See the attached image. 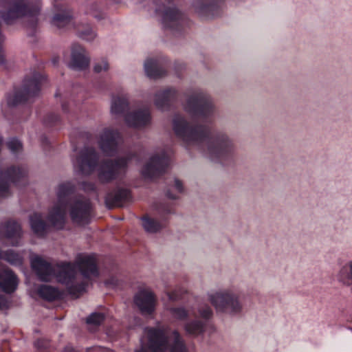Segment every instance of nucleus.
Returning a JSON list of instances; mask_svg holds the SVG:
<instances>
[{
  "label": "nucleus",
  "mask_w": 352,
  "mask_h": 352,
  "mask_svg": "<svg viewBox=\"0 0 352 352\" xmlns=\"http://www.w3.org/2000/svg\"><path fill=\"white\" fill-rule=\"evenodd\" d=\"M74 191V186L70 183L62 184L58 186V202L48 212L47 223L45 222L41 214L34 213L30 216V221L33 231L40 236H43L50 227L56 230L63 229L66 221V206L68 196Z\"/></svg>",
  "instance_id": "2"
},
{
  "label": "nucleus",
  "mask_w": 352,
  "mask_h": 352,
  "mask_svg": "<svg viewBox=\"0 0 352 352\" xmlns=\"http://www.w3.org/2000/svg\"><path fill=\"white\" fill-rule=\"evenodd\" d=\"M18 278L13 272L0 265V287L6 293L13 292L17 287Z\"/></svg>",
  "instance_id": "18"
},
{
  "label": "nucleus",
  "mask_w": 352,
  "mask_h": 352,
  "mask_svg": "<svg viewBox=\"0 0 352 352\" xmlns=\"http://www.w3.org/2000/svg\"><path fill=\"white\" fill-rule=\"evenodd\" d=\"M210 300L215 309L219 311L229 309L232 312H236L241 309L238 298L228 292H217L210 296Z\"/></svg>",
  "instance_id": "9"
},
{
  "label": "nucleus",
  "mask_w": 352,
  "mask_h": 352,
  "mask_svg": "<svg viewBox=\"0 0 352 352\" xmlns=\"http://www.w3.org/2000/svg\"><path fill=\"white\" fill-rule=\"evenodd\" d=\"M109 68V65L106 60H102L100 62L95 64L94 71L96 73H100L102 71L107 72Z\"/></svg>",
  "instance_id": "31"
},
{
  "label": "nucleus",
  "mask_w": 352,
  "mask_h": 352,
  "mask_svg": "<svg viewBox=\"0 0 352 352\" xmlns=\"http://www.w3.org/2000/svg\"><path fill=\"white\" fill-rule=\"evenodd\" d=\"M8 147L13 152H18L22 148V144L17 140L13 139L7 143Z\"/></svg>",
  "instance_id": "34"
},
{
  "label": "nucleus",
  "mask_w": 352,
  "mask_h": 352,
  "mask_svg": "<svg viewBox=\"0 0 352 352\" xmlns=\"http://www.w3.org/2000/svg\"><path fill=\"white\" fill-rule=\"evenodd\" d=\"M38 294L43 299L53 301L60 298V293L56 288L49 285H42L38 289Z\"/></svg>",
  "instance_id": "25"
},
{
  "label": "nucleus",
  "mask_w": 352,
  "mask_h": 352,
  "mask_svg": "<svg viewBox=\"0 0 352 352\" xmlns=\"http://www.w3.org/2000/svg\"><path fill=\"white\" fill-rule=\"evenodd\" d=\"M124 120L130 126L136 128L144 126L150 122V113L147 109L130 112L124 116Z\"/></svg>",
  "instance_id": "19"
},
{
  "label": "nucleus",
  "mask_w": 352,
  "mask_h": 352,
  "mask_svg": "<svg viewBox=\"0 0 352 352\" xmlns=\"http://www.w3.org/2000/svg\"><path fill=\"white\" fill-rule=\"evenodd\" d=\"M82 186L84 190L91 191L95 190V185L91 182H83Z\"/></svg>",
  "instance_id": "37"
},
{
  "label": "nucleus",
  "mask_w": 352,
  "mask_h": 352,
  "mask_svg": "<svg viewBox=\"0 0 352 352\" xmlns=\"http://www.w3.org/2000/svg\"><path fill=\"white\" fill-rule=\"evenodd\" d=\"M98 8V6L95 3H92L90 5L89 12L91 13H94V12L97 11Z\"/></svg>",
  "instance_id": "40"
},
{
  "label": "nucleus",
  "mask_w": 352,
  "mask_h": 352,
  "mask_svg": "<svg viewBox=\"0 0 352 352\" xmlns=\"http://www.w3.org/2000/svg\"><path fill=\"white\" fill-rule=\"evenodd\" d=\"M167 295L169 300L171 301L177 300L180 298V294H179L176 291L168 292H167Z\"/></svg>",
  "instance_id": "36"
},
{
  "label": "nucleus",
  "mask_w": 352,
  "mask_h": 352,
  "mask_svg": "<svg viewBox=\"0 0 352 352\" xmlns=\"http://www.w3.org/2000/svg\"><path fill=\"white\" fill-rule=\"evenodd\" d=\"M90 63V58L85 50L80 45L74 43L72 47V59L69 67L78 70L87 69Z\"/></svg>",
  "instance_id": "17"
},
{
  "label": "nucleus",
  "mask_w": 352,
  "mask_h": 352,
  "mask_svg": "<svg viewBox=\"0 0 352 352\" xmlns=\"http://www.w3.org/2000/svg\"><path fill=\"white\" fill-rule=\"evenodd\" d=\"M91 205L89 199H78L70 207V217L72 221L79 225L89 223L91 217Z\"/></svg>",
  "instance_id": "10"
},
{
  "label": "nucleus",
  "mask_w": 352,
  "mask_h": 352,
  "mask_svg": "<svg viewBox=\"0 0 352 352\" xmlns=\"http://www.w3.org/2000/svg\"><path fill=\"white\" fill-rule=\"evenodd\" d=\"M8 307V301L6 298L0 295V309H4Z\"/></svg>",
  "instance_id": "38"
},
{
  "label": "nucleus",
  "mask_w": 352,
  "mask_h": 352,
  "mask_svg": "<svg viewBox=\"0 0 352 352\" xmlns=\"http://www.w3.org/2000/svg\"><path fill=\"white\" fill-rule=\"evenodd\" d=\"M104 319V316L100 313H94L86 319L88 325L98 327L102 324Z\"/></svg>",
  "instance_id": "30"
},
{
  "label": "nucleus",
  "mask_w": 352,
  "mask_h": 352,
  "mask_svg": "<svg viewBox=\"0 0 352 352\" xmlns=\"http://www.w3.org/2000/svg\"><path fill=\"white\" fill-rule=\"evenodd\" d=\"M170 312L174 317L179 319H185L188 316L187 311L184 308H172Z\"/></svg>",
  "instance_id": "33"
},
{
  "label": "nucleus",
  "mask_w": 352,
  "mask_h": 352,
  "mask_svg": "<svg viewBox=\"0 0 352 352\" xmlns=\"http://www.w3.org/2000/svg\"><path fill=\"white\" fill-rule=\"evenodd\" d=\"M175 187L180 192H182V183L179 180H175Z\"/></svg>",
  "instance_id": "39"
},
{
  "label": "nucleus",
  "mask_w": 352,
  "mask_h": 352,
  "mask_svg": "<svg viewBox=\"0 0 352 352\" xmlns=\"http://www.w3.org/2000/svg\"><path fill=\"white\" fill-rule=\"evenodd\" d=\"M2 144V139L0 138V145Z\"/></svg>",
  "instance_id": "44"
},
{
  "label": "nucleus",
  "mask_w": 352,
  "mask_h": 352,
  "mask_svg": "<svg viewBox=\"0 0 352 352\" xmlns=\"http://www.w3.org/2000/svg\"><path fill=\"white\" fill-rule=\"evenodd\" d=\"M57 10L52 19V24L58 28L69 25L73 19L72 10L65 6H58Z\"/></svg>",
  "instance_id": "20"
},
{
  "label": "nucleus",
  "mask_w": 352,
  "mask_h": 352,
  "mask_svg": "<svg viewBox=\"0 0 352 352\" xmlns=\"http://www.w3.org/2000/svg\"><path fill=\"white\" fill-rule=\"evenodd\" d=\"M21 236V227L14 220H7L0 225V239H8L12 245H18V239Z\"/></svg>",
  "instance_id": "13"
},
{
  "label": "nucleus",
  "mask_w": 352,
  "mask_h": 352,
  "mask_svg": "<svg viewBox=\"0 0 352 352\" xmlns=\"http://www.w3.org/2000/svg\"><path fill=\"white\" fill-rule=\"evenodd\" d=\"M142 226L148 232L154 233L164 228V225L154 219L145 217L142 219Z\"/></svg>",
  "instance_id": "26"
},
{
  "label": "nucleus",
  "mask_w": 352,
  "mask_h": 352,
  "mask_svg": "<svg viewBox=\"0 0 352 352\" xmlns=\"http://www.w3.org/2000/svg\"><path fill=\"white\" fill-rule=\"evenodd\" d=\"M145 71L146 75L153 79H157L166 75V71L154 60H149L145 63Z\"/></svg>",
  "instance_id": "23"
},
{
  "label": "nucleus",
  "mask_w": 352,
  "mask_h": 352,
  "mask_svg": "<svg viewBox=\"0 0 352 352\" xmlns=\"http://www.w3.org/2000/svg\"><path fill=\"white\" fill-rule=\"evenodd\" d=\"M129 108V102L124 96H117L113 98L111 102V111L116 116L122 115Z\"/></svg>",
  "instance_id": "24"
},
{
  "label": "nucleus",
  "mask_w": 352,
  "mask_h": 352,
  "mask_svg": "<svg viewBox=\"0 0 352 352\" xmlns=\"http://www.w3.org/2000/svg\"><path fill=\"white\" fill-rule=\"evenodd\" d=\"M186 109L195 116H206L212 110V104L201 96H192L188 98Z\"/></svg>",
  "instance_id": "15"
},
{
  "label": "nucleus",
  "mask_w": 352,
  "mask_h": 352,
  "mask_svg": "<svg viewBox=\"0 0 352 352\" xmlns=\"http://www.w3.org/2000/svg\"><path fill=\"white\" fill-rule=\"evenodd\" d=\"M148 342H142V347L135 352H163L167 344L170 352H187L186 346L177 331L168 333L165 330L149 329L146 330Z\"/></svg>",
  "instance_id": "3"
},
{
  "label": "nucleus",
  "mask_w": 352,
  "mask_h": 352,
  "mask_svg": "<svg viewBox=\"0 0 352 352\" xmlns=\"http://www.w3.org/2000/svg\"><path fill=\"white\" fill-rule=\"evenodd\" d=\"M121 141L118 131L111 129H105L100 136L99 142L101 149L107 154H111L116 151L118 145Z\"/></svg>",
  "instance_id": "16"
},
{
  "label": "nucleus",
  "mask_w": 352,
  "mask_h": 352,
  "mask_svg": "<svg viewBox=\"0 0 352 352\" xmlns=\"http://www.w3.org/2000/svg\"><path fill=\"white\" fill-rule=\"evenodd\" d=\"M167 196H168L169 198L173 199H175V198H176L175 197L172 196L171 195H170L168 192H167Z\"/></svg>",
  "instance_id": "43"
},
{
  "label": "nucleus",
  "mask_w": 352,
  "mask_h": 352,
  "mask_svg": "<svg viewBox=\"0 0 352 352\" xmlns=\"http://www.w3.org/2000/svg\"><path fill=\"white\" fill-rule=\"evenodd\" d=\"M2 258L14 265H21L23 263L22 258L12 251L5 252Z\"/></svg>",
  "instance_id": "29"
},
{
  "label": "nucleus",
  "mask_w": 352,
  "mask_h": 352,
  "mask_svg": "<svg viewBox=\"0 0 352 352\" xmlns=\"http://www.w3.org/2000/svg\"><path fill=\"white\" fill-rule=\"evenodd\" d=\"M98 160L97 154L94 148H85L83 149L77 160L81 173L85 175H90L94 171Z\"/></svg>",
  "instance_id": "12"
},
{
  "label": "nucleus",
  "mask_w": 352,
  "mask_h": 352,
  "mask_svg": "<svg viewBox=\"0 0 352 352\" xmlns=\"http://www.w3.org/2000/svg\"><path fill=\"white\" fill-rule=\"evenodd\" d=\"M185 330L190 335L197 336L204 331V324L200 321L187 323L185 325Z\"/></svg>",
  "instance_id": "27"
},
{
  "label": "nucleus",
  "mask_w": 352,
  "mask_h": 352,
  "mask_svg": "<svg viewBox=\"0 0 352 352\" xmlns=\"http://www.w3.org/2000/svg\"><path fill=\"white\" fill-rule=\"evenodd\" d=\"M133 302L142 314L148 315L155 311L157 298L150 289H141L134 296Z\"/></svg>",
  "instance_id": "11"
},
{
  "label": "nucleus",
  "mask_w": 352,
  "mask_h": 352,
  "mask_svg": "<svg viewBox=\"0 0 352 352\" xmlns=\"http://www.w3.org/2000/svg\"><path fill=\"white\" fill-rule=\"evenodd\" d=\"M77 30L80 36L87 40H91L94 38L91 28L88 24L79 23L77 25Z\"/></svg>",
  "instance_id": "28"
},
{
  "label": "nucleus",
  "mask_w": 352,
  "mask_h": 352,
  "mask_svg": "<svg viewBox=\"0 0 352 352\" xmlns=\"http://www.w3.org/2000/svg\"><path fill=\"white\" fill-rule=\"evenodd\" d=\"M7 3L8 8L6 12L1 13L3 21L10 24L20 17L30 19V25L34 27L37 23V15L40 12V6L38 4H32L25 0H3L1 4Z\"/></svg>",
  "instance_id": "4"
},
{
  "label": "nucleus",
  "mask_w": 352,
  "mask_h": 352,
  "mask_svg": "<svg viewBox=\"0 0 352 352\" xmlns=\"http://www.w3.org/2000/svg\"><path fill=\"white\" fill-rule=\"evenodd\" d=\"M179 13L175 8H168L164 13V16L168 20H177L179 18Z\"/></svg>",
  "instance_id": "32"
},
{
  "label": "nucleus",
  "mask_w": 352,
  "mask_h": 352,
  "mask_svg": "<svg viewBox=\"0 0 352 352\" xmlns=\"http://www.w3.org/2000/svg\"><path fill=\"white\" fill-rule=\"evenodd\" d=\"M31 265L41 280L49 281L56 276L58 282L68 286L71 294L78 296L85 289V284L78 282L77 266L82 275L86 278L96 277L98 275L96 260L94 256L78 254L75 263H62L52 266L49 262L40 256L32 259Z\"/></svg>",
  "instance_id": "1"
},
{
  "label": "nucleus",
  "mask_w": 352,
  "mask_h": 352,
  "mask_svg": "<svg viewBox=\"0 0 352 352\" xmlns=\"http://www.w3.org/2000/svg\"><path fill=\"white\" fill-rule=\"evenodd\" d=\"M49 122H54L58 120V117L56 115H50L48 117Z\"/></svg>",
  "instance_id": "41"
},
{
  "label": "nucleus",
  "mask_w": 352,
  "mask_h": 352,
  "mask_svg": "<svg viewBox=\"0 0 352 352\" xmlns=\"http://www.w3.org/2000/svg\"><path fill=\"white\" fill-rule=\"evenodd\" d=\"M130 197V192L126 189H118L113 192L108 194L105 202L109 208L121 207L127 201Z\"/></svg>",
  "instance_id": "21"
},
{
  "label": "nucleus",
  "mask_w": 352,
  "mask_h": 352,
  "mask_svg": "<svg viewBox=\"0 0 352 352\" xmlns=\"http://www.w3.org/2000/svg\"><path fill=\"white\" fill-rule=\"evenodd\" d=\"M43 77L35 74L32 78H25L22 88L8 99L9 106H16L28 101L38 95Z\"/></svg>",
  "instance_id": "6"
},
{
  "label": "nucleus",
  "mask_w": 352,
  "mask_h": 352,
  "mask_svg": "<svg viewBox=\"0 0 352 352\" xmlns=\"http://www.w3.org/2000/svg\"><path fill=\"white\" fill-rule=\"evenodd\" d=\"M26 176V171L20 167L10 166L0 170V197L8 196L10 184H16Z\"/></svg>",
  "instance_id": "8"
},
{
  "label": "nucleus",
  "mask_w": 352,
  "mask_h": 352,
  "mask_svg": "<svg viewBox=\"0 0 352 352\" xmlns=\"http://www.w3.org/2000/svg\"><path fill=\"white\" fill-rule=\"evenodd\" d=\"M173 128L175 133L186 142H200L208 134L207 128L203 126H190L183 118L177 116L174 119Z\"/></svg>",
  "instance_id": "7"
},
{
  "label": "nucleus",
  "mask_w": 352,
  "mask_h": 352,
  "mask_svg": "<svg viewBox=\"0 0 352 352\" xmlns=\"http://www.w3.org/2000/svg\"><path fill=\"white\" fill-rule=\"evenodd\" d=\"M133 159H136V156L130 153L115 160L102 162L98 168L99 181L102 184L111 182L118 176L120 170L125 168Z\"/></svg>",
  "instance_id": "5"
},
{
  "label": "nucleus",
  "mask_w": 352,
  "mask_h": 352,
  "mask_svg": "<svg viewBox=\"0 0 352 352\" xmlns=\"http://www.w3.org/2000/svg\"><path fill=\"white\" fill-rule=\"evenodd\" d=\"M349 279L352 282V262L350 264V274L349 275Z\"/></svg>",
  "instance_id": "42"
},
{
  "label": "nucleus",
  "mask_w": 352,
  "mask_h": 352,
  "mask_svg": "<svg viewBox=\"0 0 352 352\" xmlns=\"http://www.w3.org/2000/svg\"><path fill=\"white\" fill-rule=\"evenodd\" d=\"M176 96L177 91L173 88L160 91L155 95V104L159 109H164L168 107Z\"/></svg>",
  "instance_id": "22"
},
{
  "label": "nucleus",
  "mask_w": 352,
  "mask_h": 352,
  "mask_svg": "<svg viewBox=\"0 0 352 352\" xmlns=\"http://www.w3.org/2000/svg\"><path fill=\"white\" fill-rule=\"evenodd\" d=\"M167 166L168 158L165 155H162L160 157L154 155L144 166L142 172L143 175L146 177H155L162 174Z\"/></svg>",
  "instance_id": "14"
},
{
  "label": "nucleus",
  "mask_w": 352,
  "mask_h": 352,
  "mask_svg": "<svg viewBox=\"0 0 352 352\" xmlns=\"http://www.w3.org/2000/svg\"><path fill=\"white\" fill-rule=\"evenodd\" d=\"M199 312L201 316L204 318H209L212 314L211 309L208 306L204 307Z\"/></svg>",
  "instance_id": "35"
}]
</instances>
